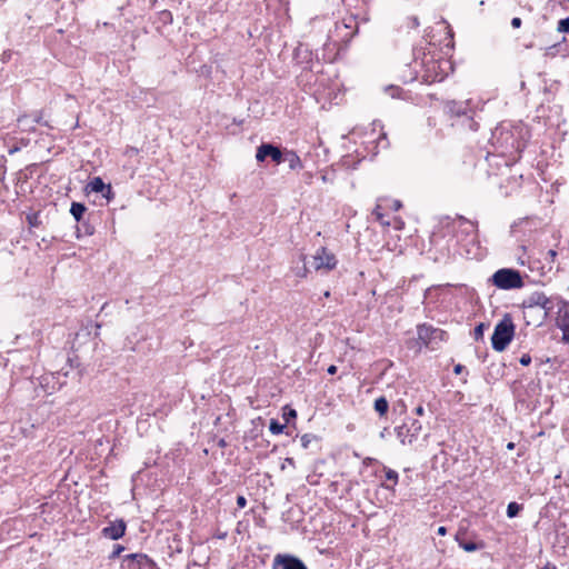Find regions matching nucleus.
<instances>
[{"label":"nucleus","mask_w":569,"mask_h":569,"mask_svg":"<svg viewBox=\"0 0 569 569\" xmlns=\"http://www.w3.org/2000/svg\"><path fill=\"white\" fill-rule=\"evenodd\" d=\"M555 299L547 297L543 292L536 291L522 302V309H527L528 316L537 313L536 321H545L556 307Z\"/></svg>","instance_id":"1"},{"label":"nucleus","mask_w":569,"mask_h":569,"mask_svg":"<svg viewBox=\"0 0 569 569\" xmlns=\"http://www.w3.org/2000/svg\"><path fill=\"white\" fill-rule=\"evenodd\" d=\"M513 336L515 325L511 316L507 313L495 327L491 337L492 348L498 352L506 350L508 345L512 341Z\"/></svg>","instance_id":"2"},{"label":"nucleus","mask_w":569,"mask_h":569,"mask_svg":"<svg viewBox=\"0 0 569 569\" xmlns=\"http://www.w3.org/2000/svg\"><path fill=\"white\" fill-rule=\"evenodd\" d=\"M492 283L503 290L519 289L523 287L521 273L516 269L502 268L491 277Z\"/></svg>","instance_id":"3"},{"label":"nucleus","mask_w":569,"mask_h":569,"mask_svg":"<svg viewBox=\"0 0 569 569\" xmlns=\"http://www.w3.org/2000/svg\"><path fill=\"white\" fill-rule=\"evenodd\" d=\"M422 431V425L417 419H408L401 426L396 428L397 438L402 445L412 446L419 439Z\"/></svg>","instance_id":"4"},{"label":"nucleus","mask_w":569,"mask_h":569,"mask_svg":"<svg viewBox=\"0 0 569 569\" xmlns=\"http://www.w3.org/2000/svg\"><path fill=\"white\" fill-rule=\"evenodd\" d=\"M418 339L430 349H436L446 338V332L432 326L421 325L417 328Z\"/></svg>","instance_id":"5"},{"label":"nucleus","mask_w":569,"mask_h":569,"mask_svg":"<svg viewBox=\"0 0 569 569\" xmlns=\"http://www.w3.org/2000/svg\"><path fill=\"white\" fill-rule=\"evenodd\" d=\"M556 307L558 308L557 326L562 331V340L569 342V305L557 298Z\"/></svg>","instance_id":"6"},{"label":"nucleus","mask_w":569,"mask_h":569,"mask_svg":"<svg viewBox=\"0 0 569 569\" xmlns=\"http://www.w3.org/2000/svg\"><path fill=\"white\" fill-rule=\"evenodd\" d=\"M337 266L336 256L329 252L325 247H321L317 250L313 256V267L316 270H326L330 271L335 269Z\"/></svg>","instance_id":"7"},{"label":"nucleus","mask_w":569,"mask_h":569,"mask_svg":"<svg viewBox=\"0 0 569 569\" xmlns=\"http://www.w3.org/2000/svg\"><path fill=\"white\" fill-rule=\"evenodd\" d=\"M272 569H308L301 559L288 553H278L273 558Z\"/></svg>","instance_id":"8"},{"label":"nucleus","mask_w":569,"mask_h":569,"mask_svg":"<svg viewBox=\"0 0 569 569\" xmlns=\"http://www.w3.org/2000/svg\"><path fill=\"white\" fill-rule=\"evenodd\" d=\"M267 157H270L276 163H281L283 152L271 143H261L257 149L256 159L258 162H263Z\"/></svg>","instance_id":"9"},{"label":"nucleus","mask_w":569,"mask_h":569,"mask_svg":"<svg viewBox=\"0 0 569 569\" xmlns=\"http://www.w3.org/2000/svg\"><path fill=\"white\" fill-rule=\"evenodd\" d=\"M127 525L123 519H118L110 522L109 526L102 529V536L111 540H118L123 537Z\"/></svg>","instance_id":"10"},{"label":"nucleus","mask_w":569,"mask_h":569,"mask_svg":"<svg viewBox=\"0 0 569 569\" xmlns=\"http://www.w3.org/2000/svg\"><path fill=\"white\" fill-rule=\"evenodd\" d=\"M88 192H101L103 197L110 198L113 192L110 184H104L103 180L100 177H94L89 181L86 187Z\"/></svg>","instance_id":"11"},{"label":"nucleus","mask_w":569,"mask_h":569,"mask_svg":"<svg viewBox=\"0 0 569 569\" xmlns=\"http://www.w3.org/2000/svg\"><path fill=\"white\" fill-rule=\"evenodd\" d=\"M18 123L24 131H33L36 123H43L48 126L47 122L42 121L41 112H37L32 118L27 114L21 116L18 118Z\"/></svg>","instance_id":"12"},{"label":"nucleus","mask_w":569,"mask_h":569,"mask_svg":"<svg viewBox=\"0 0 569 569\" xmlns=\"http://www.w3.org/2000/svg\"><path fill=\"white\" fill-rule=\"evenodd\" d=\"M129 558L139 569H157L156 563L146 555H130Z\"/></svg>","instance_id":"13"},{"label":"nucleus","mask_w":569,"mask_h":569,"mask_svg":"<svg viewBox=\"0 0 569 569\" xmlns=\"http://www.w3.org/2000/svg\"><path fill=\"white\" fill-rule=\"evenodd\" d=\"M282 162H287L289 168L292 170L302 168V162H301L300 157L293 151L283 152Z\"/></svg>","instance_id":"14"},{"label":"nucleus","mask_w":569,"mask_h":569,"mask_svg":"<svg viewBox=\"0 0 569 569\" xmlns=\"http://www.w3.org/2000/svg\"><path fill=\"white\" fill-rule=\"evenodd\" d=\"M87 211V207L81 202H72L70 207V213L76 219L77 222H80L83 218L84 212Z\"/></svg>","instance_id":"15"},{"label":"nucleus","mask_w":569,"mask_h":569,"mask_svg":"<svg viewBox=\"0 0 569 569\" xmlns=\"http://www.w3.org/2000/svg\"><path fill=\"white\" fill-rule=\"evenodd\" d=\"M456 539L459 543V547L462 548L467 552H472V551H476L483 547V543H476L473 541L463 540L460 538L459 535H457Z\"/></svg>","instance_id":"16"},{"label":"nucleus","mask_w":569,"mask_h":569,"mask_svg":"<svg viewBox=\"0 0 569 569\" xmlns=\"http://www.w3.org/2000/svg\"><path fill=\"white\" fill-rule=\"evenodd\" d=\"M389 403L385 397H380L375 401V410L380 415L385 416L388 412Z\"/></svg>","instance_id":"17"},{"label":"nucleus","mask_w":569,"mask_h":569,"mask_svg":"<svg viewBox=\"0 0 569 569\" xmlns=\"http://www.w3.org/2000/svg\"><path fill=\"white\" fill-rule=\"evenodd\" d=\"M455 223H458V226H459V227H463V226H466V229H465V230H466V232H469V231H473V232H476V224H475L472 221H470V220L466 219V218H465V217H462V216H458V217L455 219Z\"/></svg>","instance_id":"18"},{"label":"nucleus","mask_w":569,"mask_h":569,"mask_svg":"<svg viewBox=\"0 0 569 569\" xmlns=\"http://www.w3.org/2000/svg\"><path fill=\"white\" fill-rule=\"evenodd\" d=\"M385 470H386V479L391 481L392 486H389V485H382V486L386 489L392 490L393 486L397 485V482H398V472L392 469H389V468H385Z\"/></svg>","instance_id":"19"},{"label":"nucleus","mask_w":569,"mask_h":569,"mask_svg":"<svg viewBox=\"0 0 569 569\" xmlns=\"http://www.w3.org/2000/svg\"><path fill=\"white\" fill-rule=\"evenodd\" d=\"M522 505L518 503V502H509L508 506H507V516L509 518H515L519 515V512L522 510Z\"/></svg>","instance_id":"20"},{"label":"nucleus","mask_w":569,"mask_h":569,"mask_svg":"<svg viewBox=\"0 0 569 569\" xmlns=\"http://www.w3.org/2000/svg\"><path fill=\"white\" fill-rule=\"evenodd\" d=\"M302 266L292 268L293 273L299 278H305L308 274V268L306 266V256L301 254Z\"/></svg>","instance_id":"21"},{"label":"nucleus","mask_w":569,"mask_h":569,"mask_svg":"<svg viewBox=\"0 0 569 569\" xmlns=\"http://www.w3.org/2000/svg\"><path fill=\"white\" fill-rule=\"evenodd\" d=\"M283 429H284V425L280 423L276 419H271L270 425H269V430L271 433L279 435L283 431Z\"/></svg>","instance_id":"22"},{"label":"nucleus","mask_w":569,"mask_h":569,"mask_svg":"<svg viewBox=\"0 0 569 569\" xmlns=\"http://www.w3.org/2000/svg\"><path fill=\"white\" fill-rule=\"evenodd\" d=\"M537 317V313H531V316H528L527 309H523V319L527 322V325H532L535 327L541 326L545 321H536L535 318Z\"/></svg>","instance_id":"23"},{"label":"nucleus","mask_w":569,"mask_h":569,"mask_svg":"<svg viewBox=\"0 0 569 569\" xmlns=\"http://www.w3.org/2000/svg\"><path fill=\"white\" fill-rule=\"evenodd\" d=\"M317 439L318 438L315 435H310V433L302 435L300 438L302 448H305V449L309 448L310 443Z\"/></svg>","instance_id":"24"},{"label":"nucleus","mask_w":569,"mask_h":569,"mask_svg":"<svg viewBox=\"0 0 569 569\" xmlns=\"http://www.w3.org/2000/svg\"><path fill=\"white\" fill-rule=\"evenodd\" d=\"M296 417H297V411L295 409L289 408V407L283 408L282 418L284 419L286 422H289L291 419H293Z\"/></svg>","instance_id":"25"},{"label":"nucleus","mask_w":569,"mask_h":569,"mask_svg":"<svg viewBox=\"0 0 569 569\" xmlns=\"http://www.w3.org/2000/svg\"><path fill=\"white\" fill-rule=\"evenodd\" d=\"M486 325L483 322L479 323L475 330H473V337L476 340H480L483 338V332H485V329H486Z\"/></svg>","instance_id":"26"},{"label":"nucleus","mask_w":569,"mask_h":569,"mask_svg":"<svg viewBox=\"0 0 569 569\" xmlns=\"http://www.w3.org/2000/svg\"><path fill=\"white\" fill-rule=\"evenodd\" d=\"M557 30L559 32H569V18L561 19L558 22Z\"/></svg>","instance_id":"27"},{"label":"nucleus","mask_w":569,"mask_h":569,"mask_svg":"<svg viewBox=\"0 0 569 569\" xmlns=\"http://www.w3.org/2000/svg\"><path fill=\"white\" fill-rule=\"evenodd\" d=\"M519 362L522 365V366H529L531 363V357L528 355V353H525L520 357L519 359Z\"/></svg>","instance_id":"28"},{"label":"nucleus","mask_w":569,"mask_h":569,"mask_svg":"<svg viewBox=\"0 0 569 569\" xmlns=\"http://www.w3.org/2000/svg\"><path fill=\"white\" fill-rule=\"evenodd\" d=\"M237 506L238 508L242 509L247 506V499L243 496L237 497Z\"/></svg>","instance_id":"29"},{"label":"nucleus","mask_w":569,"mask_h":569,"mask_svg":"<svg viewBox=\"0 0 569 569\" xmlns=\"http://www.w3.org/2000/svg\"><path fill=\"white\" fill-rule=\"evenodd\" d=\"M123 549L124 548L122 546H120V545L114 546V549L112 551L111 558L119 557L120 553L123 551Z\"/></svg>","instance_id":"30"},{"label":"nucleus","mask_w":569,"mask_h":569,"mask_svg":"<svg viewBox=\"0 0 569 569\" xmlns=\"http://www.w3.org/2000/svg\"><path fill=\"white\" fill-rule=\"evenodd\" d=\"M82 227L84 229V234H87V236H91L94 231L93 227H91L87 223H83Z\"/></svg>","instance_id":"31"},{"label":"nucleus","mask_w":569,"mask_h":569,"mask_svg":"<svg viewBox=\"0 0 569 569\" xmlns=\"http://www.w3.org/2000/svg\"><path fill=\"white\" fill-rule=\"evenodd\" d=\"M521 23H522V21H521V19H520V18H518V17H515V18H512V20H511V26H512L513 28H520Z\"/></svg>","instance_id":"32"},{"label":"nucleus","mask_w":569,"mask_h":569,"mask_svg":"<svg viewBox=\"0 0 569 569\" xmlns=\"http://www.w3.org/2000/svg\"><path fill=\"white\" fill-rule=\"evenodd\" d=\"M401 207H402V203H401V201H400V200H393V201H392L391 208H392L395 211H398Z\"/></svg>","instance_id":"33"},{"label":"nucleus","mask_w":569,"mask_h":569,"mask_svg":"<svg viewBox=\"0 0 569 569\" xmlns=\"http://www.w3.org/2000/svg\"><path fill=\"white\" fill-rule=\"evenodd\" d=\"M327 372L329 375H335L337 372V367L335 365L329 366Z\"/></svg>","instance_id":"34"},{"label":"nucleus","mask_w":569,"mask_h":569,"mask_svg":"<svg viewBox=\"0 0 569 569\" xmlns=\"http://www.w3.org/2000/svg\"><path fill=\"white\" fill-rule=\"evenodd\" d=\"M415 411H416V413H417L418 416H422V415H423V412H425V409H423V407H422V406H418V407L415 409Z\"/></svg>","instance_id":"35"},{"label":"nucleus","mask_w":569,"mask_h":569,"mask_svg":"<svg viewBox=\"0 0 569 569\" xmlns=\"http://www.w3.org/2000/svg\"><path fill=\"white\" fill-rule=\"evenodd\" d=\"M437 533L439 536H445L447 533L446 527H439L438 530H437Z\"/></svg>","instance_id":"36"},{"label":"nucleus","mask_w":569,"mask_h":569,"mask_svg":"<svg viewBox=\"0 0 569 569\" xmlns=\"http://www.w3.org/2000/svg\"><path fill=\"white\" fill-rule=\"evenodd\" d=\"M377 219H378L382 224L389 226V222H388V221H385V219H382V214H381V213H378V214H377Z\"/></svg>","instance_id":"37"},{"label":"nucleus","mask_w":569,"mask_h":569,"mask_svg":"<svg viewBox=\"0 0 569 569\" xmlns=\"http://www.w3.org/2000/svg\"><path fill=\"white\" fill-rule=\"evenodd\" d=\"M462 369H463V366H461V365H457V366L455 367L453 371H455V373H457V375H458V373H460V372L462 371Z\"/></svg>","instance_id":"38"},{"label":"nucleus","mask_w":569,"mask_h":569,"mask_svg":"<svg viewBox=\"0 0 569 569\" xmlns=\"http://www.w3.org/2000/svg\"><path fill=\"white\" fill-rule=\"evenodd\" d=\"M286 461H287L288 463L292 465V466L295 465V461H293V459H292V458H287V459H286Z\"/></svg>","instance_id":"39"},{"label":"nucleus","mask_w":569,"mask_h":569,"mask_svg":"<svg viewBox=\"0 0 569 569\" xmlns=\"http://www.w3.org/2000/svg\"><path fill=\"white\" fill-rule=\"evenodd\" d=\"M385 139H387V134L383 132V133H381V136L379 137V140L381 141V140H385Z\"/></svg>","instance_id":"40"},{"label":"nucleus","mask_w":569,"mask_h":569,"mask_svg":"<svg viewBox=\"0 0 569 569\" xmlns=\"http://www.w3.org/2000/svg\"><path fill=\"white\" fill-rule=\"evenodd\" d=\"M372 461H373V459H372V458H367V459L365 460V463H367V465H368V463H371Z\"/></svg>","instance_id":"41"},{"label":"nucleus","mask_w":569,"mask_h":569,"mask_svg":"<svg viewBox=\"0 0 569 569\" xmlns=\"http://www.w3.org/2000/svg\"><path fill=\"white\" fill-rule=\"evenodd\" d=\"M513 447H515V445H513L512 442H509V443L507 445V448H508V449H513Z\"/></svg>","instance_id":"42"},{"label":"nucleus","mask_w":569,"mask_h":569,"mask_svg":"<svg viewBox=\"0 0 569 569\" xmlns=\"http://www.w3.org/2000/svg\"><path fill=\"white\" fill-rule=\"evenodd\" d=\"M323 296H325L326 298H329V297H330V291H326V292L323 293Z\"/></svg>","instance_id":"43"},{"label":"nucleus","mask_w":569,"mask_h":569,"mask_svg":"<svg viewBox=\"0 0 569 569\" xmlns=\"http://www.w3.org/2000/svg\"><path fill=\"white\" fill-rule=\"evenodd\" d=\"M16 151H18V148H13V149H11L9 152H10V153H13V152H16Z\"/></svg>","instance_id":"44"},{"label":"nucleus","mask_w":569,"mask_h":569,"mask_svg":"<svg viewBox=\"0 0 569 569\" xmlns=\"http://www.w3.org/2000/svg\"><path fill=\"white\" fill-rule=\"evenodd\" d=\"M549 253H550V256H553V257L556 256V252L553 250H550Z\"/></svg>","instance_id":"45"},{"label":"nucleus","mask_w":569,"mask_h":569,"mask_svg":"<svg viewBox=\"0 0 569 569\" xmlns=\"http://www.w3.org/2000/svg\"><path fill=\"white\" fill-rule=\"evenodd\" d=\"M542 569H555V567H550V566H546L545 568Z\"/></svg>","instance_id":"46"},{"label":"nucleus","mask_w":569,"mask_h":569,"mask_svg":"<svg viewBox=\"0 0 569 569\" xmlns=\"http://www.w3.org/2000/svg\"><path fill=\"white\" fill-rule=\"evenodd\" d=\"M345 28H351V24L345 23Z\"/></svg>","instance_id":"47"}]
</instances>
